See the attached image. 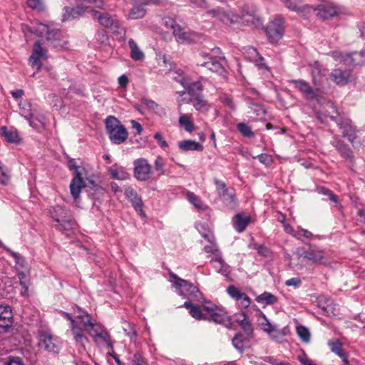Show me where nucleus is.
<instances>
[{
  "label": "nucleus",
  "mask_w": 365,
  "mask_h": 365,
  "mask_svg": "<svg viewBox=\"0 0 365 365\" xmlns=\"http://www.w3.org/2000/svg\"><path fill=\"white\" fill-rule=\"evenodd\" d=\"M313 236L312 233L307 230L300 229L297 231H295L294 234V237L300 239L302 237H305L307 239H309Z\"/></svg>",
  "instance_id": "e2e57ef3"
},
{
  "label": "nucleus",
  "mask_w": 365,
  "mask_h": 365,
  "mask_svg": "<svg viewBox=\"0 0 365 365\" xmlns=\"http://www.w3.org/2000/svg\"><path fill=\"white\" fill-rule=\"evenodd\" d=\"M256 158H257L261 163L267 166L270 165L273 161L272 156L267 153L259 154L256 157Z\"/></svg>",
  "instance_id": "bf43d9fd"
},
{
  "label": "nucleus",
  "mask_w": 365,
  "mask_h": 365,
  "mask_svg": "<svg viewBox=\"0 0 365 365\" xmlns=\"http://www.w3.org/2000/svg\"><path fill=\"white\" fill-rule=\"evenodd\" d=\"M284 284L287 287H294L297 288L301 285L302 280L299 277H293L287 279Z\"/></svg>",
  "instance_id": "338daca9"
},
{
  "label": "nucleus",
  "mask_w": 365,
  "mask_h": 365,
  "mask_svg": "<svg viewBox=\"0 0 365 365\" xmlns=\"http://www.w3.org/2000/svg\"><path fill=\"white\" fill-rule=\"evenodd\" d=\"M312 9V7L309 5L298 6L296 12L304 18L307 19Z\"/></svg>",
  "instance_id": "5fc2aeb1"
},
{
  "label": "nucleus",
  "mask_w": 365,
  "mask_h": 365,
  "mask_svg": "<svg viewBox=\"0 0 365 365\" xmlns=\"http://www.w3.org/2000/svg\"><path fill=\"white\" fill-rule=\"evenodd\" d=\"M179 123L183 126L187 132L191 133L194 130L195 126L190 117L186 114H182L179 118Z\"/></svg>",
  "instance_id": "a18cd8bd"
},
{
  "label": "nucleus",
  "mask_w": 365,
  "mask_h": 365,
  "mask_svg": "<svg viewBox=\"0 0 365 365\" xmlns=\"http://www.w3.org/2000/svg\"><path fill=\"white\" fill-rule=\"evenodd\" d=\"M264 29L268 41L276 44L284 34V21L280 17L275 18Z\"/></svg>",
  "instance_id": "6e6552de"
},
{
  "label": "nucleus",
  "mask_w": 365,
  "mask_h": 365,
  "mask_svg": "<svg viewBox=\"0 0 365 365\" xmlns=\"http://www.w3.org/2000/svg\"><path fill=\"white\" fill-rule=\"evenodd\" d=\"M143 4L146 6V5H155V6H165L168 4H170V3L168 2V0H140Z\"/></svg>",
  "instance_id": "052dcab7"
},
{
  "label": "nucleus",
  "mask_w": 365,
  "mask_h": 365,
  "mask_svg": "<svg viewBox=\"0 0 365 365\" xmlns=\"http://www.w3.org/2000/svg\"><path fill=\"white\" fill-rule=\"evenodd\" d=\"M210 263L217 272L221 273L225 276L227 275L228 270L227 267H225V264L222 257V255H217V256L213 257L210 260Z\"/></svg>",
  "instance_id": "4c0bfd02"
},
{
  "label": "nucleus",
  "mask_w": 365,
  "mask_h": 365,
  "mask_svg": "<svg viewBox=\"0 0 365 365\" xmlns=\"http://www.w3.org/2000/svg\"><path fill=\"white\" fill-rule=\"evenodd\" d=\"M190 102L197 110L202 113H206L210 108V105L208 103L207 101L205 99L202 94L190 98Z\"/></svg>",
  "instance_id": "c756f323"
},
{
  "label": "nucleus",
  "mask_w": 365,
  "mask_h": 365,
  "mask_svg": "<svg viewBox=\"0 0 365 365\" xmlns=\"http://www.w3.org/2000/svg\"><path fill=\"white\" fill-rule=\"evenodd\" d=\"M240 327L248 339H252L253 337V327L249 319L245 321Z\"/></svg>",
  "instance_id": "3c124183"
},
{
  "label": "nucleus",
  "mask_w": 365,
  "mask_h": 365,
  "mask_svg": "<svg viewBox=\"0 0 365 365\" xmlns=\"http://www.w3.org/2000/svg\"><path fill=\"white\" fill-rule=\"evenodd\" d=\"M27 5L34 10L42 11L44 4L43 0H27Z\"/></svg>",
  "instance_id": "6e6d98bb"
},
{
  "label": "nucleus",
  "mask_w": 365,
  "mask_h": 365,
  "mask_svg": "<svg viewBox=\"0 0 365 365\" xmlns=\"http://www.w3.org/2000/svg\"><path fill=\"white\" fill-rule=\"evenodd\" d=\"M328 346L331 352L334 353L338 356L344 352L342 348L343 344L339 339L329 340L328 341Z\"/></svg>",
  "instance_id": "49530a36"
},
{
  "label": "nucleus",
  "mask_w": 365,
  "mask_h": 365,
  "mask_svg": "<svg viewBox=\"0 0 365 365\" xmlns=\"http://www.w3.org/2000/svg\"><path fill=\"white\" fill-rule=\"evenodd\" d=\"M288 83L294 85V88L298 89L307 100L312 101L317 99V95L308 82L302 79H292L289 80Z\"/></svg>",
  "instance_id": "2eb2a0df"
},
{
  "label": "nucleus",
  "mask_w": 365,
  "mask_h": 365,
  "mask_svg": "<svg viewBox=\"0 0 365 365\" xmlns=\"http://www.w3.org/2000/svg\"><path fill=\"white\" fill-rule=\"evenodd\" d=\"M178 147L183 151L198 150H203V145L200 143L193 140H184L178 142Z\"/></svg>",
  "instance_id": "2f4dec72"
},
{
  "label": "nucleus",
  "mask_w": 365,
  "mask_h": 365,
  "mask_svg": "<svg viewBox=\"0 0 365 365\" xmlns=\"http://www.w3.org/2000/svg\"><path fill=\"white\" fill-rule=\"evenodd\" d=\"M213 181L216 186V191H217V193L218 195H220L225 190L229 189V187H227V185L225 182H223L217 178H214Z\"/></svg>",
  "instance_id": "13d9d810"
},
{
  "label": "nucleus",
  "mask_w": 365,
  "mask_h": 365,
  "mask_svg": "<svg viewBox=\"0 0 365 365\" xmlns=\"http://www.w3.org/2000/svg\"><path fill=\"white\" fill-rule=\"evenodd\" d=\"M108 173L112 178L119 180H123L129 178V174L125 169L123 167L118 166L116 164L109 168Z\"/></svg>",
  "instance_id": "c9c22d12"
},
{
  "label": "nucleus",
  "mask_w": 365,
  "mask_h": 365,
  "mask_svg": "<svg viewBox=\"0 0 365 365\" xmlns=\"http://www.w3.org/2000/svg\"><path fill=\"white\" fill-rule=\"evenodd\" d=\"M317 307L322 309V314L329 316L334 313V303L329 297L321 296L317 300Z\"/></svg>",
  "instance_id": "bb28decb"
},
{
  "label": "nucleus",
  "mask_w": 365,
  "mask_h": 365,
  "mask_svg": "<svg viewBox=\"0 0 365 365\" xmlns=\"http://www.w3.org/2000/svg\"><path fill=\"white\" fill-rule=\"evenodd\" d=\"M88 6V5H82L81 4H77V6L74 8L65 6V12L63 14L62 21H65L69 19H74L83 16Z\"/></svg>",
  "instance_id": "aec40b11"
},
{
  "label": "nucleus",
  "mask_w": 365,
  "mask_h": 365,
  "mask_svg": "<svg viewBox=\"0 0 365 365\" xmlns=\"http://www.w3.org/2000/svg\"><path fill=\"white\" fill-rule=\"evenodd\" d=\"M1 135L4 136L9 143H18L21 138L16 130H9L6 127L1 128Z\"/></svg>",
  "instance_id": "a19ab883"
},
{
  "label": "nucleus",
  "mask_w": 365,
  "mask_h": 365,
  "mask_svg": "<svg viewBox=\"0 0 365 365\" xmlns=\"http://www.w3.org/2000/svg\"><path fill=\"white\" fill-rule=\"evenodd\" d=\"M287 334V329H275V331L270 333L269 335L274 339H280Z\"/></svg>",
  "instance_id": "69168bd1"
},
{
  "label": "nucleus",
  "mask_w": 365,
  "mask_h": 365,
  "mask_svg": "<svg viewBox=\"0 0 365 365\" xmlns=\"http://www.w3.org/2000/svg\"><path fill=\"white\" fill-rule=\"evenodd\" d=\"M250 339H248L247 336H244L242 334L237 333L232 339V344L237 351L242 353L245 350V343L249 341Z\"/></svg>",
  "instance_id": "58836bf2"
},
{
  "label": "nucleus",
  "mask_w": 365,
  "mask_h": 365,
  "mask_svg": "<svg viewBox=\"0 0 365 365\" xmlns=\"http://www.w3.org/2000/svg\"><path fill=\"white\" fill-rule=\"evenodd\" d=\"M165 165L164 159L161 156H158L154 161V168L155 170L158 173L159 175H165Z\"/></svg>",
  "instance_id": "8fccbe9b"
},
{
  "label": "nucleus",
  "mask_w": 365,
  "mask_h": 365,
  "mask_svg": "<svg viewBox=\"0 0 365 365\" xmlns=\"http://www.w3.org/2000/svg\"><path fill=\"white\" fill-rule=\"evenodd\" d=\"M128 46L130 49V58L134 61H141L144 58L145 55L138 48L137 43L133 39L128 41Z\"/></svg>",
  "instance_id": "ea45409f"
},
{
  "label": "nucleus",
  "mask_w": 365,
  "mask_h": 365,
  "mask_svg": "<svg viewBox=\"0 0 365 365\" xmlns=\"http://www.w3.org/2000/svg\"><path fill=\"white\" fill-rule=\"evenodd\" d=\"M317 190L319 194L328 196L329 200L336 204V206L339 210L342 208L341 204L338 201L337 195H335L330 189L320 186L317 187Z\"/></svg>",
  "instance_id": "37998d69"
},
{
  "label": "nucleus",
  "mask_w": 365,
  "mask_h": 365,
  "mask_svg": "<svg viewBox=\"0 0 365 365\" xmlns=\"http://www.w3.org/2000/svg\"><path fill=\"white\" fill-rule=\"evenodd\" d=\"M61 349V342L58 337L47 333V351L58 354Z\"/></svg>",
  "instance_id": "e433bc0d"
},
{
  "label": "nucleus",
  "mask_w": 365,
  "mask_h": 365,
  "mask_svg": "<svg viewBox=\"0 0 365 365\" xmlns=\"http://www.w3.org/2000/svg\"><path fill=\"white\" fill-rule=\"evenodd\" d=\"M197 65L198 66L205 67L212 72L216 73L220 76H225L226 70L221 63L209 53H203L201 58L197 60Z\"/></svg>",
  "instance_id": "1a4fd4ad"
},
{
  "label": "nucleus",
  "mask_w": 365,
  "mask_h": 365,
  "mask_svg": "<svg viewBox=\"0 0 365 365\" xmlns=\"http://www.w3.org/2000/svg\"><path fill=\"white\" fill-rule=\"evenodd\" d=\"M134 176L139 181H146L152 176L151 165L144 158L134 161Z\"/></svg>",
  "instance_id": "f8f14e48"
},
{
  "label": "nucleus",
  "mask_w": 365,
  "mask_h": 365,
  "mask_svg": "<svg viewBox=\"0 0 365 365\" xmlns=\"http://www.w3.org/2000/svg\"><path fill=\"white\" fill-rule=\"evenodd\" d=\"M227 293L229 294V295L232 298L235 299L237 300H240V297H241L242 294L243 293V292H240V289H237L234 285H230L227 287Z\"/></svg>",
  "instance_id": "4d7b16f0"
},
{
  "label": "nucleus",
  "mask_w": 365,
  "mask_h": 365,
  "mask_svg": "<svg viewBox=\"0 0 365 365\" xmlns=\"http://www.w3.org/2000/svg\"><path fill=\"white\" fill-rule=\"evenodd\" d=\"M142 104L150 110H155L159 106L154 101L151 99H142Z\"/></svg>",
  "instance_id": "774afa93"
},
{
  "label": "nucleus",
  "mask_w": 365,
  "mask_h": 365,
  "mask_svg": "<svg viewBox=\"0 0 365 365\" xmlns=\"http://www.w3.org/2000/svg\"><path fill=\"white\" fill-rule=\"evenodd\" d=\"M91 13L93 18L97 19L101 25L112 29L113 33L117 32L116 29H119L120 23L118 20L113 19L109 14L101 13L93 9L91 10Z\"/></svg>",
  "instance_id": "ddd939ff"
},
{
  "label": "nucleus",
  "mask_w": 365,
  "mask_h": 365,
  "mask_svg": "<svg viewBox=\"0 0 365 365\" xmlns=\"http://www.w3.org/2000/svg\"><path fill=\"white\" fill-rule=\"evenodd\" d=\"M331 56L336 61L346 66H361L365 62V51H364L349 53L334 51Z\"/></svg>",
  "instance_id": "423d86ee"
},
{
  "label": "nucleus",
  "mask_w": 365,
  "mask_h": 365,
  "mask_svg": "<svg viewBox=\"0 0 365 365\" xmlns=\"http://www.w3.org/2000/svg\"><path fill=\"white\" fill-rule=\"evenodd\" d=\"M186 92L190 98L202 95L203 86L200 81H192L191 78L188 80V83L184 87Z\"/></svg>",
  "instance_id": "c85d7f7f"
},
{
  "label": "nucleus",
  "mask_w": 365,
  "mask_h": 365,
  "mask_svg": "<svg viewBox=\"0 0 365 365\" xmlns=\"http://www.w3.org/2000/svg\"><path fill=\"white\" fill-rule=\"evenodd\" d=\"M13 322L11 309L9 305H0V327L8 328Z\"/></svg>",
  "instance_id": "393cba45"
},
{
  "label": "nucleus",
  "mask_w": 365,
  "mask_h": 365,
  "mask_svg": "<svg viewBox=\"0 0 365 365\" xmlns=\"http://www.w3.org/2000/svg\"><path fill=\"white\" fill-rule=\"evenodd\" d=\"M331 145L339 152L341 155L345 158H352L353 152L347 144L343 140L335 137V140L331 142Z\"/></svg>",
  "instance_id": "cd10ccee"
},
{
  "label": "nucleus",
  "mask_w": 365,
  "mask_h": 365,
  "mask_svg": "<svg viewBox=\"0 0 365 365\" xmlns=\"http://www.w3.org/2000/svg\"><path fill=\"white\" fill-rule=\"evenodd\" d=\"M124 194L126 198L131 202L135 210L140 215H145L143 211L144 204L141 197L138 195L131 186H125Z\"/></svg>",
  "instance_id": "4468645a"
},
{
  "label": "nucleus",
  "mask_w": 365,
  "mask_h": 365,
  "mask_svg": "<svg viewBox=\"0 0 365 365\" xmlns=\"http://www.w3.org/2000/svg\"><path fill=\"white\" fill-rule=\"evenodd\" d=\"M153 138L157 140V142L158 143L160 148H165L168 147V143L164 139V138L163 137V135L160 133H159V132L155 133L153 135Z\"/></svg>",
  "instance_id": "0e129e2a"
},
{
  "label": "nucleus",
  "mask_w": 365,
  "mask_h": 365,
  "mask_svg": "<svg viewBox=\"0 0 365 365\" xmlns=\"http://www.w3.org/2000/svg\"><path fill=\"white\" fill-rule=\"evenodd\" d=\"M44 55V50L41 47V43L40 41H36L34 45V49L32 51V54L29 59V65L36 70H40L42 63L40 61L41 58Z\"/></svg>",
  "instance_id": "6ab92c4d"
},
{
  "label": "nucleus",
  "mask_w": 365,
  "mask_h": 365,
  "mask_svg": "<svg viewBox=\"0 0 365 365\" xmlns=\"http://www.w3.org/2000/svg\"><path fill=\"white\" fill-rule=\"evenodd\" d=\"M220 100L223 105L229 107L230 109H235V105L233 102V100L229 95L225 93L222 94L220 97Z\"/></svg>",
  "instance_id": "864d4df0"
},
{
  "label": "nucleus",
  "mask_w": 365,
  "mask_h": 365,
  "mask_svg": "<svg viewBox=\"0 0 365 365\" xmlns=\"http://www.w3.org/2000/svg\"><path fill=\"white\" fill-rule=\"evenodd\" d=\"M307 245L308 248L303 252L302 257L317 264H327V259L324 250L315 245L310 243Z\"/></svg>",
  "instance_id": "9b49d317"
},
{
  "label": "nucleus",
  "mask_w": 365,
  "mask_h": 365,
  "mask_svg": "<svg viewBox=\"0 0 365 365\" xmlns=\"http://www.w3.org/2000/svg\"><path fill=\"white\" fill-rule=\"evenodd\" d=\"M187 200L199 211L207 210L209 207L205 204L200 197L196 195L194 192L188 191L186 194Z\"/></svg>",
  "instance_id": "72a5a7b5"
},
{
  "label": "nucleus",
  "mask_w": 365,
  "mask_h": 365,
  "mask_svg": "<svg viewBox=\"0 0 365 365\" xmlns=\"http://www.w3.org/2000/svg\"><path fill=\"white\" fill-rule=\"evenodd\" d=\"M203 250L207 254L214 255L215 257L217 256V255H222L218 248V246L216 243L214 242V241L210 242V245L205 246Z\"/></svg>",
  "instance_id": "603ef678"
},
{
  "label": "nucleus",
  "mask_w": 365,
  "mask_h": 365,
  "mask_svg": "<svg viewBox=\"0 0 365 365\" xmlns=\"http://www.w3.org/2000/svg\"><path fill=\"white\" fill-rule=\"evenodd\" d=\"M237 128L240 133L247 138H253L255 133L252 131L250 126L245 123H240L237 125Z\"/></svg>",
  "instance_id": "09e8293b"
},
{
  "label": "nucleus",
  "mask_w": 365,
  "mask_h": 365,
  "mask_svg": "<svg viewBox=\"0 0 365 365\" xmlns=\"http://www.w3.org/2000/svg\"><path fill=\"white\" fill-rule=\"evenodd\" d=\"M71 332L75 340L76 343L81 346V347L85 350L86 346L84 341H87L88 339L84 334L83 329L80 327L76 321H72V324H70Z\"/></svg>",
  "instance_id": "4be33fe9"
},
{
  "label": "nucleus",
  "mask_w": 365,
  "mask_h": 365,
  "mask_svg": "<svg viewBox=\"0 0 365 365\" xmlns=\"http://www.w3.org/2000/svg\"><path fill=\"white\" fill-rule=\"evenodd\" d=\"M351 69L335 68L331 72L330 76L336 84L345 86L351 81Z\"/></svg>",
  "instance_id": "a211bd4d"
},
{
  "label": "nucleus",
  "mask_w": 365,
  "mask_h": 365,
  "mask_svg": "<svg viewBox=\"0 0 365 365\" xmlns=\"http://www.w3.org/2000/svg\"><path fill=\"white\" fill-rule=\"evenodd\" d=\"M52 226L58 231L63 233L68 234L69 232H72L73 230L77 229V222L76 220L73 218L71 213L66 215V217H63L62 220H59V222L53 223Z\"/></svg>",
  "instance_id": "f3484780"
},
{
  "label": "nucleus",
  "mask_w": 365,
  "mask_h": 365,
  "mask_svg": "<svg viewBox=\"0 0 365 365\" xmlns=\"http://www.w3.org/2000/svg\"><path fill=\"white\" fill-rule=\"evenodd\" d=\"M218 196L228 210H233L237 207V199L232 188L225 190Z\"/></svg>",
  "instance_id": "412c9836"
},
{
  "label": "nucleus",
  "mask_w": 365,
  "mask_h": 365,
  "mask_svg": "<svg viewBox=\"0 0 365 365\" xmlns=\"http://www.w3.org/2000/svg\"><path fill=\"white\" fill-rule=\"evenodd\" d=\"M77 318L80 319L81 324L84 329L89 334L90 330H93L99 324L92 321V317L88 312H83V314H78Z\"/></svg>",
  "instance_id": "473e14b6"
},
{
  "label": "nucleus",
  "mask_w": 365,
  "mask_h": 365,
  "mask_svg": "<svg viewBox=\"0 0 365 365\" xmlns=\"http://www.w3.org/2000/svg\"><path fill=\"white\" fill-rule=\"evenodd\" d=\"M68 167L73 171V175L69 185L71 195L76 200L80 197L81 190L86 186L83 179L86 175V170L84 167L77 165L74 159L68 160Z\"/></svg>",
  "instance_id": "7ed1b4c3"
},
{
  "label": "nucleus",
  "mask_w": 365,
  "mask_h": 365,
  "mask_svg": "<svg viewBox=\"0 0 365 365\" xmlns=\"http://www.w3.org/2000/svg\"><path fill=\"white\" fill-rule=\"evenodd\" d=\"M68 45L66 34L60 29L59 25L47 24V48L61 51L67 49Z\"/></svg>",
  "instance_id": "20e7f679"
},
{
  "label": "nucleus",
  "mask_w": 365,
  "mask_h": 365,
  "mask_svg": "<svg viewBox=\"0 0 365 365\" xmlns=\"http://www.w3.org/2000/svg\"><path fill=\"white\" fill-rule=\"evenodd\" d=\"M239 16L234 14L227 13L224 9L222 10L219 16V20L226 24H233L237 21Z\"/></svg>",
  "instance_id": "c03bdc74"
},
{
  "label": "nucleus",
  "mask_w": 365,
  "mask_h": 365,
  "mask_svg": "<svg viewBox=\"0 0 365 365\" xmlns=\"http://www.w3.org/2000/svg\"><path fill=\"white\" fill-rule=\"evenodd\" d=\"M232 222L235 229L238 232H242L251 222V217L245 215L243 213H238L233 217Z\"/></svg>",
  "instance_id": "a878e982"
},
{
  "label": "nucleus",
  "mask_w": 365,
  "mask_h": 365,
  "mask_svg": "<svg viewBox=\"0 0 365 365\" xmlns=\"http://www.w3.org/2000/svg\"><path fill=\"white\" fill-rule=\"evenodd\" d=\"M170 276L174 279L175 286L179 289V294L194 296L196 297L201 294L199 289L187 280L180 278L174 273H170Z\"/></svg>",
  "instance_id": "9d476101"
},
{
  "label": "nucleus",
  "mask_w": 365,
  "mask_h": 365,
  "mask_svg": "<svg viewBox=\"0 0 365 365\" xmlns=\"http://www.w3.org/2000/svg\"><path fill=\"white\" fill-rule=\"evenodd\" d=\"M89 334L93 339L96 343H99V341L104 342L108 348L113 351V345L111 341V337L109 333L105 330L101 324H98L93 330H90Z\"/></svg>",
  "instance_id": "dca6fc26"
},
{
  "label": "nucleus",
  "mask_w": 365,
  "mask_h": 365,
  "mask_svg": "<svg viewBox=\"0 0 365 365\" xmlns=\"http://www.w3.org/2000/svg\"><path fill=\"white\" fill-rule=\"evenodd\" d=\"M296 330L298 336L304 342L309 341L310 333L309 329L303 325H299L297 327Z\"/></svg>",
  "instance_id": "de8ad7c7"
},
{
  "label": "nucleus",
  "mask_w": 365,
  "mask_h": 365,
  "mask_svg": "<svg viewBox=\"0 0 365 365\" xmlns=\"http://www.w3.org/2000/svg\"><path fill=\"white\" fill-rule=\"evenodd\" d=\"M133 7L128 12V17L131 19H139L145 16L146 9L140 0H131Z\"/></svg>",
  "instance_id": "b1692460"
},
{
  "label": "nucleus",
  "mask_w": 365,
  "mask_h": 365,
  "mask_svg": "<svg viewBox=\"0 0 365 365\" xmlns=\"http://www.w3.org/2000/svg\"><path fill=\"white\" fill-rule=\"evenodd\" d=\"M132 361L134 365H149L139 352L134 354Z\"/></svg>",
  "instance_id": "680f3d73"
},
{
  "label": "nucleus",
  "mask_w": 365,
  "mask_h": 365,
  "mask_svg": "<svg viewBox=\"0 0 365 365\" xmlns=\"http://www.w3.org/2000/svg\"><path fill=\"white\" fill-rule=\"evenodd\" d=\"M173 34L175 36L176 41L179 43H186L192 41V34L186 32L180 26L177 25L173 30Z\"/></svg>",
  "instance_id": "7c9ffc66"
},
{
  "label": "nucleus",
  "mask_w": 365,
  "mask_h": 365,
  "mask_svg": "<svg viewBox=\"0 0 365 365\" xmlns=\"http://www.w3.org/2000/svg\"><path fill=\"white\" fill-rule=\"evenodd\" d=\"M317 16L322 20H327L338 15L339 12L336 6L330 4H322L317 8Z\"/></svg>",
  "instance_id": "5701e85b"
},
{
  "label": "nucleus",
  "mask_w": 365,
  "mask_h": 365,
  "mask_svg": "<svg viewBox=\"0 0 365 365\" xmlns=\"http://www.w3.org/2000/svg\"><path fill=\"white\" fill-rule=\"evenodd\" d=\"M183 306L189 310L190 314L197 320L213 321L215 323L227 326L231 324L230 318L222 308L208 302L202 308L191 301H186Z\"/></svg>",
  "instance_id": "f257e3e1"
},
{
  "label": "nucleus",
  "mask_w": 365,
  "mask_h": 365,
  "mask_svg": "<svg viewBox=\"0 0 365 365\" xmlns=\"http://www.w3.org/2000/svg\"><path fill=\"white\" fill-rule=\"evenodd\" d=\"M19 110L20 115L29 121L30 126L38 132L44 130L43 120H40L36 110L31 109V106L28 101H24L19 103Z\"/></svg>",
  "instance_id": "0eeeda50"
},
{
  "label": "nucleus",
  "mask_w": 365,
  "mask_h": 365,
  "mask_svg": "<svg viewBox=\"0 0 365 365\" xmlns=\"http://www.w3.org/2000/svg\"><path fill=\"white\" fill-rule=\"evenodd\" d=\"M336 115H329V118L336 123L341 133V136L351 143H354L357 138L356 126L349 118L341 115L337 110H336Z\"/></svg>",
  "instance_id": "39448f33"
},
{
  "label": "nucleus",
  "mask_w": 365,
  "mask_h": 365,
  "mask_svg": "<svg viewBox=\"0 0 365 365\" xmlns=\"http://www.w3.org/2000/svg\"><path fill=\"white\" fill-rule=\"evenodd\" d=\"M70 213H71L70 210L60 205L55 206L50 212L51 217L53 219V223L59 222L60 220L66 217V215Z\"/></svg>",
  "instance_id": "f704fd0d"
},
{
  "label": "nucleus",
  "mask_w": 365,
  "mask_h": 365,
  "mask_svg": "<svg viewBox=\"0 0 365 365\" xmlns=\"http://www.w3.org/2000/svg\"><path fill=\"white\" fill-rule=\"evenodd\" d=\"M105 127L110 140L117 145L123 143L128 138L125 127L114 115H108L105 120Z\"/></svg>",
  "instance_id": "f03ea898"
},
{
  "label": "nucleus",
  "mask_w": 365,
  "mask_h": 365,
  "mask_svg": "<svg viewBox=\"0 0 365 365\" xmlns=\"http://www.w3.org/2000/svg\"><path fill=\"white\" fill-rule=\"evenodd\" d=\"M255 300L258 303L264 304L266 305H271L277 302V297L270 292H264L257 296Z\"/></svg>",
  "instance_id": "79ce46f5"
}]
</instances>
